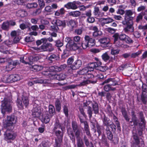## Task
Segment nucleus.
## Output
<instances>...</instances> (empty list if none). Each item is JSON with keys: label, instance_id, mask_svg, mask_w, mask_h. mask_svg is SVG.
<instances>
[{"label": "nucleus", "instance_id": "63", "mask_svg": "<svg viewBox=\"0 0 147 147\" xmlns=\"http://www.w3.org/2000/svg\"><path fill=\"white\" fill-rule=\"evenodd\" d=\"M89 23H93L95 21V19L91 16L88 17L86 20Z\"/></svg>", "mask_w": 147, "mask_h": 147}, {"label": "nucleus", "instance_id": "22", "mask_svg": "<svg viewBox=\"0 0 147 147\" xmlns=\"http://www.w3.org/2000/svg\"><path fill=\"white\" fill-rule=\"evenodd\" d=\"M82 65V61L78 59L73 64L70 66V67L73 70H76L80 67Z\"/></svg>", "mask_w": 147, "mask_h": 147}, {"label": "nucleus", "instance_id": "14", "mask_svg": "<svg viewBox=\"0 0 147 147\" xmlns=\"http://www.w3.org/2000/svg\"><path fill=\"white\" fill-rule=\"evenodd\" d=\"M40 49L43 51L51 52L54 50V48L52 44L48 43L41 45Z\"/></svg>", "mask_w": 147, "mask_h": 147}, {"label": "nucleus", "instance_id": "9", "mask_svg": "<svg viewBox=\"0 0 147 147\" xmlns=\"http://www.w3.org/2000/svg\"><path fill=\"white\" fill-rule=\"evenodd\" d=\"M6 129L3 134L4 140L6 141L14 140L16 136V134L12 131L13 129H10V128Z\"/></svg>", "mask_w": 147, "mask_h": 147}, {"label": "nucleus", "instance_id": "36", "mask_svg": "<svg viewBox=\"0 0 147 147\" xmlns=\"http://www.w3.org/2000/svg\"><path fill=\"white\" fill-rule=\"evenodd\" d=\"M142 101L144 104H146L147 102V95L146 94H142L141 96Z\"/></svg>", "mask_w": 147, "mask_h": 147}, {"label": "nucleus", "instance_id": "10", "mask_svg": "<svg viewBox=\"0 0 147 147\" xmlns=\"http://www.w3.org/2000/svg\"><path fill=\"white\" fill-rule=\"evenodd\" d=\"M96 82V81H91L90 80H86L82 82H81L79 85H69L66 86L65 87V90H66L70 89H73L76 87L77 86H82L85 85L89 83H92L93 84L95 83Z\"/></svg>", "mask_w": 147, "mask_h": 147}, {"label": "nucleus", "instance_id": "12", "mask_svg": "<svg viewBox=\"0 0 147 147\" xmlns=\"http://www.w3.org/2000/svg\"><path fill=\"white\" fill-rule=\"evenodd\" d=\"M139 119L140 120V122L138 123V124L140 127L143 129L145 128L146 121L144 116V114L142 111H140L138 113Z\"/></svg>", "mask_w": 147, "mask_h": 147}, {"label": "nucleus", "instance_id": "62", "mask_svg": "<svg viewBox=\"0 0 147 147\" xmlns=\"http://www.w3.org/2000/svg\"><path fill=\"white\" fill-rule=\"evenodd\" d=\"M4 42L6 45L7 47H10L11 45H12L13 43L12 41L9 40H7L4 41Z\"/></svg>", "mask_w": 147, "mask_h": 147}, {"label": "nucleus", "instance_id": "54", "mask_svg": "<svg viewBox=\"0 0 147 147\" xmlns=\"http://www.w3.org/2000/svg\"><path fill=\"white\" fill-rule=\"evenodd\" d=\"M85 126L84 127V130L85 131L86 135L88 136H91L89 129L88 125H87L86 124Z\"/></svg>", "mask_w": 147, "mask_h": 147}, {"label": "nucleus", "instance_id": "42", "mask_svg": "<svg viewBox=\"0 0 147 147\" xmlns=\"http://www.w3.org/2000/svg\"><path fill=\"white\" fill-rule=\"evenodd\" d=\"M101 20L102 21H105V23L107 24H109L114 21L113 19L110 18H102L101 19Z\"/></svg>", "mask_w": 147, "mask_h": 147}, {"label": "nucleus", "instance_id": "37", "mask_svg": "<svg viewBox=\"0 0 147 147\" xmlns=\"http://www.w3.org/2000/svg\"><path fill=\"white\" fill-rule=\"evenodd\" d=\"M83 140L84 142V143L86 146L88 147V146L90 143L91 144L92 147H94L93 144L92 142H90L87 137L86 136H84L83 138Z\"/></svg>", "mask_w": 147, "mask_h": 147}, {"label": "nucleus", "instance_id": "58", "mask_svg": "<svg viewBox=\"0 0 147 147\" xmlns=\"http://www.w3.org/2000/svg\"><path fill=\"white\" fill-rule=\"evenodd\" d=\"M34 38H33L31 36H27L25 38V40L27 42H30L34 41Z\"/></svg>", "mask_w": 147, "mask_h": 147}, {"label": "nucleus", "instance_id": "7", "mask_svg": "<svg viewBox=\"0 0 147 147\" xmlns=\"http://www.w3.org/2000/svg\"><path fill=\"white\" fill-rule=\"evenodd\" d=\"M53 131L57 137L63 138V133L62 125L58 120H57L54 124Z\"/></svg>", "mask_w": 147, "mask_h": 147}, {"label": "nucleus", "instance_id": "43", "mask_svg": "<svg viewBox=\"0 0 147 147\" xmlns=\"http://www.w3.org/2000/svg\"><path fill=\"white\" fill-rule=\"evenodd\" d=\"M38 5L37 3H28L26 5V7L28 9L36 8L37 7Z\"/></svg>", "mask_w": 147, "mask_h": 147}, {"label": "nucleus", "instance_id": "23", "mask_svg": "<svg viewBox=\"0 0 147 147\" xmlns=\"http://www.w3.org/2000/svg\"><path fill=\"white\" fill-rule=\"evenodd\" d=\"M18 76L17 74H11L7 78V80L11 83L17 81L18 80Z\"/></svg>", "mask_w": 147, "mask_h": 147}, {"label": "nucleus", "instance_id": "50", "mask_svg": "<svg viewBox=\"0 0 147 147\" xmlns=\"http://www.w3.org/2000/svg\"><path fill=\"white\" fill-rule=\"evenodd\" d=\"M143 12H142L140 13L137 16L136 19V21L137 22H138L141 20L143 18Z\"/></svg>", "mask_w": 147, "mask_h": 147}, {"label": "nucleus", "instance_id": "32", "mask_svg": "<svg viewBox=\"0 0 147 147\" xmlns=\"http://www.w3.org/2000/svg\"><path fill=\"white\" fill-rule=\"evenodd\" d=\"M8 22H4L1 26L2 29L4 30L7 31L9 29V25Z\"/></svg>", "mask_w": 147, "mask_h": 147}, {"label": "nucleus", "instance_id": "64", "mask_svg": "<svg viewBox=\"0 0 147 147\" xmlns=\"http://www.w3.org/2000/svg\"><path fill=\"white\" fill-rule=\"evenodd\" d=\"M55 46L57 47H61L63 45V43L59 40L55 41Z\"/></svg>", "mask_w": 147, "mask_h": 147}, {"label": "nucleus", "instance_id": "44", "mask_svg": "<svg viewBox=\"0 0 147 147\" xmlns=\"http://www.w3.org/2000/svg\"><path fill=\"white\" fill-rule=\"evenodd\" d=\"M89 72L88 68L86 67L83 69L82 70L79 71V74L81 75H86Z\"/></svg>", "mask_w": 147, "mask_h": 147}, {"label": "nucleus", "instance_id": "40", "mask_svg": "<svg viewBox=\"0 0 147 147\" xmlns=\"http://www.w3.org/2000/svg\"><path fill=\"white\" fill-rule=\"evenodd\" d=\"M12 63L10 62H8V64L6 65L5 68V71H11L13 69V66Z\"/></svg>", "mask_w": 147, "mask_h": 147}, {"label": "nucleus", "instance_id": "11", "mask_svg": "<svg viewBox=\"0 0 147 147\" xmlns=\"http://www.w3.org/2000/svg\"><path fill=\"white\" fill-rule=\"evenodd\" d=\"M67 67L65 64H63L60 65L59 67L55 65L51 66L49 68V70L51 72H59L65 69Z\"/></svg>", "mask_w": 147, "mask_h": 147}, {"label": "nucleus", "instance_id": "20", "mask_svg": "<svg viewBox=\"0 0 147 147\" xmlns=\"http://www.w3.org/2000/svg\"><path fill=\"white\" fill-rule=\"evenodd\" d=\"M41 110L40 108L36 107L34 108L32 110V115L35 117H39L41 115Z\"/></svg>", "mask_w": 147, "mask_h": 147}, {"label": "nucleus", "instance_id": "51", "mask_svg": "<svg viewBox=\"0 0 147 147\" xmlns=\"http://www.w3.org/2000/svg\"><path fill=\"white\" fill-rule=\"evenodd\" d=\"M22 100L25 106L27 107L29 104L28 98L27 97L23 96L22 97Z\"/></svg>", "mask_w": 147, "mask_h": 147}, {"label": "nucleus", "instance_id": "21", "mask_svg": "<svg viewBox=\"0 0 147 147\" xmlns=\"http://www.w3.org/2000/svg\"><path fill=\"white\" fill-rule=\"evenodd\" d=\"M20 62H22L23 63H24L25 64H27L28 63V62L27 61V60L28 59H32V61L31 60H30V62H31L33 61H37L38 59L39 58L38 57H34L30 56V57H28L27 59H26L25 60H24V57H21L20 58Z\"/></svg>", "mask_w": 147, "mask_h": 147}, {"label": "nucleus", "instance_id": "4", "mask_svg": "<svg viewBox=\"0 0 147 147\" xmlns=\"http://www.w3.org/2000/svg\"><path fill=\"white\" fill-rule=\"evenodd\" d=\"M53 25L51 26V28L52 30L54 32L51 33L50 35L51 36L56 37L57 36V34L56 32H58L59 29L58 26L65 27L66 26L65 21V20H61L59 19H57L53 20L52 22Z\"/></svg>", "mask_w": 147, "mask_h": 147}, {"label": "nucleus", "instance_id": "2", "mask_svg": "<svg viewBox=\"0 0 147 147\" xmlns=\"http://www.w3.org/2000/svg\"><path fill=\"white\" fill-rule=\"evenodd\" d=\"M83 109H87V113L89 118L92 117L93 114L95 115L99 113V108L98 104L95 102L93 104L89 101H86L83 104Z\"/></svg>", "mask_w": 147, "mask_h": 147}, {"label": "nucleus", "instance_id": "30", "mask_svg": "<svg viewBox=\"0 0 147 147\" xmlns=\"http://www.w3.org/2000/svg\"><path fill=\"white\" fill-rule=\"evenodd\" d=\"M30 68L31 70L34 71H38L42 69V67L39 65H35L32 66Z\"/></svg>", "mask_w": 147, "mask_h": 147}, {"label": "nucleus", "instance_id": "17", "mask_svg": "<svg viewBox=\"0 0 147 147\" xmlns=\"http://www.w3.org/2000/svg\"><path fill=\"white\" fill-rule=\"evenodd\" d=\"M98 41L100 43L102 47H108L110 44V40L108 38L104 37L100 39Z\"/></svg>", "mask_w": 147, "mask_h": 147}, {"label": "nucleus", "instance_id": "49", "mask_svg": "<svg viewBox=\"0 0 147 147\" xmlns=\"http://www.w3.org/2000/svg\"><path fill=\"white\" fill-rule=\"evenodd\" d=\"M77 140V144L78 147H84V143L82 140Z\"/></svg>", "mask_w": 147, "mask_h": 147}, {"label": "nucleus", "instance_id": "60", "mask_svg": "<svg viewBox=\"0 0 147 147\" xmlns=\"http://www.w3.org/2000/svg\"><path fill=\"white\" fill-rule=\"evenodd\" d=\"M39 5L41 8H42L45 6V3L44 0H38Z\"/></svg>", "mask_w": 147, "mask_h": 147}, {"label": "nucleus", "instance_id": "18", "mask_svg": "<svg viewBox=\"0 0 147 147\" xmlns=\"http://www.w3.org/2000/svg\"><path fill=\"white\" fill-rule=\"evenodd\" d=\"M80 4V3L76 2H69L65 5L64 7L68 9H76L78 8L76 4Z\"/></svg>", "mask_w": 147, "mask_h": 147}, {"label": "nucleus", "instance_id": "8", "mask_svg": "<svg viewBox=\"0 0 147 147\" xmlns=\"http://www.w3.org/2000/svg\"><path fill=\"white\" fill-rule=\"evenodd\" d=\"M1 102V112L3 114H5L6 112H9L11 111L12 107L7 98H4Z\"/></svg>", "mask_w": 147, "mask_h": 147}, {"label": "nucleus", "instance_id": "6", "mask_svg": "<svg viewBox=\"0 0 147 147\" xmlns=\"http://www.w3.org/2000/svg\"><path fill=\"white\" fill-rule=\"evenodd\" d=\"M110 83L109 84L105 86L104 89L105 91L108 92L111 90V86H115L118 85V82L115 78H109L105 80L101 84L102 85L105 84Z\"/></svg>", "mask_w": 147, "mask_h": 147}, {"label": "nucleus", "instance_id": "35", "mask_svg": "<svg viewBox=\"0 0 147 147\" xmlns=\"http://www.w3.org/2000/svg\"><path fill=\"white\" fill-rule=\"evenodd\" d=\"M121 112L125 120L127 122L129 121L130 118L127 114L126 111L124 109H122Z\"/></svg>", "mask_w": 147, "mask_h": 147}, {"label": "nucleus", "instance_id": "39", "mask_svg": "<svg viewBox=\"0 0 147 147\" xmlns=\"http://www.w3.org/2000/svg\"><path fill=\"white\" fill-rule=\"evenodd\" d=\"M113 119L115 122L116 123V125L118 129L120 131L121 129V127L120 126V124L118 120V119L117 117L115 115H114L113 117Z\"/></svg>", "mask_w": 147, "mask_h": 147}, {"label": "nucleus", "instance_id": "27", "mask_svg": "<svg viewBox=\"0 0 147 147\" xmlns=\"http://www.w3.org/2000/svg\"><path fill=\"white\" fill-rule=\"evenodd\" d=\"M42 74L44 75L48 76L51 79L57 80V77L56 76L57 75V74H52L50 73L49 71H43L42 72Z\"/></svg>", "mask_w": 147, "mask_h": 147}, {"label": "nucleus", "instance_id": "38", "mask_svg": "<svg viewBox=\"0 0 147 147\" xmlns=\"http://www.w3.org/2000/svg\"><path fill=\"white\" fill-rule=\"evenodd\" d=\"M57 137L58 139H57L55 140V147H60L63 138H61L60 137Z\"/></svg>", "mask_w": 147, "mask_h": 147}, {"label": "nucleus", "instance_id": "19", "mask_svg": "<svg viewBox=\"0 0 147 147\" xmlns=\"http://www.w3.org/2000/svg\"><path fill=\"white\" fill-rule=\"evenodd\" d=\"M85 40L87 42L89 47H91L95 45L96 42L95 39L90 37L88 35H86L84 37Z\"/></svg>", "mask_w": 147, "mask_h": 147}, {"label": "nucleus", "instance_id": "46", "mask_svg": "<svg viewBox=\"0 0 147 147\" xmlns=\"http://www.w3.org/2000/svg\"><path fill=\"white\" fill-rule=\"evenodd\" d=\"M19 14H20V16L22 17H24L27 15V12L25 10L22 9L19 10Z\"/></svg>", "mask_w": 147, "mask_h": 147}, {"label": "nucleus", "instance_id": "25", "mask_svg": "<svg viewBox=\"0 0 147 147\" xmlns=\"http://www.w3.org/2000/svg\"><path fill=\"white\" fill-rule=\"evenodd\" d=\"M125 16L127 19V20H132L133 17L131 16L133 14V12L131 10H126L125 11Z\"/></svg>", "mask_w": 147, "mask_h": 147}, {"label": "nucleus", "instance_id": "15", "mask_svg": "<svg viewBox=\"0 0 147 147\" xmlns=\"http://www.w3.org/2000/svg\"><path fill=\"white\" fill-rule=\"evenodd\" d=\"M132 137L134 142H133L131 147H137L136 146H138L139 147H140V139L138 136L136 131L134 130L133 131Z\"/></svg>", "mask_w": 147, "mask_h": 147}, {"label": "nucleus", "instance_id": "33", "mask_svg": "<svg viewBox=\"0 0 147 147\" xmlns=\"http://www.w3.org/2000/svg\"><path fill=\"white\" fill-rule=\"evenodd\" d=\"M81 14V13L79 11H71L69 13V15L70 16H71L74 17H78Z\"/></svg>", "mask_w": 147, "mask_h": 147}, {"label": "nucleus", "instance_id": "59", "mask_svg": "<svg viewBox=\"0 0 147 147\" xmlns=\"http://www.w3.org/2000/svg\"><path fill=\"white\" fill-rule=\"evenodd\" d=\"M111 123L110 124L109 126L112 129V131H116V125L114 124L113 122H111Z\"/></svg>", "mask_w": 147, "mask_h": 147}, {"label": "nucleus", "instance_id": "57", "mask_svg": "<svg viewBox=\"0 0 147 147\" xmlns=\"http://www.w3.org/2000/svg\"><path fill=\"white\" fill-rule=\"evenodd\" d=\"M6 45L3 42H2L0 46V49L1 50H6L7 49Z\"/></svg>", "mask_w": 147, "mask_h": 147}, {"label": "nucleus", "instance_id": "1", "mask_svg": "<svg viewBox=\"0 0 147 147\" xmlns=\"http://www.w3.org/2000/svg\"><path fill=\"white\" fill-rule=\"evenodd\" d=\"M71 125L73 131L71 128H68L67 130V134L70 139L74 143L75 141V138L76 140H82L81 136L83 135L82 130L78 128L77 123L74 121L72 122Z\"/></svg>", "mask_w": 147, "mask_h": 147}, {"label": "nucleus", "instance_id": "5", "mask_svg": "<svg viewBox=\"0 0 147 147\" xmlns=\"http://www.w3.org/2000/svg\"><path fill=\"white\" fill-rule=\"evenodd\" d=\"M122 23L125 26L123 30L126 33H132L134 32V22L132 20L123 21Z\"/></svg>", "mask_w": 147, "mask_h": 147}, {"label": "nucleus", "instance_id": "55", "mask_svg": "<svg viewBox=\"0 0 147 147\" xmlns=\"http://www.w3.org/2000/svg\"><path fill=\"white\" fill-rule=\"evenodd\" d=\"M48 59L50 61H52L53 59L57 60L58 58L57 55L55 54H52L49 57H48Z\"/></svg>", "mask_w": 147, "mask_h": 147}, {"label": "nucleus", "instance_id": "47", "mask_svg": "<svg viewBox=\"0 0 147 147\" xmlns=\"http://www.w3.org/2000/svg\"><path fill=\"white\" fill-rule=\"evenodd\" d=\"M48 80H46L42 79L34 81V82L35 83H48Z\"/></svg>", "mask_w": 147, "mask_h": 147}, {"label": "nucleus", "instance_id": "28", "mask_svg": "<svg viewBox=\"0 0 147 147\" xmlns=\"http://www.w3.org/2000/svg\"><path fill=\"white\" fill-rule=\"evenodd\" d=\"M55 105L56 109V110L58 112L60 111L61 109V103L60 100L57 98L55 101Z\"/></svg>", "mask_w": 147, "mask_h": 147}, {"label": "nucleus", "instance_id": "24", "mask_svg": "<svg viewBox=\"0 0 147 147\" xmlns=\"http://www.w3.org/2000/svg\"><path fill=\"white\" fill-rule=\"evenodd\" d=\"M91 123L94 127H95V126L96 125L97 131L98 134V136H99L102 133L100 130L102 126L99 125L97 121L95 120H94V122H91Z\"/></svg>", "mask_w": 147, "mask_h": 147}, {"label": "nucleus", "instance_id": "3", "mask_svg": "<svg viewBox=\"0 0 147 147\" xmlns=\"http://www.w3.org/2000/svg\"><path fill=\"white\" fill-rule=\"evenodd\" d=\"M17 122V118L14 115L7 116L6 119L3 122V126L4 128H10L13 129L15 125Z\"/></svg>", "mask_w": 147, "mask_h": 147}, {"label": "nucleus", "instance_id": "16", "mask_svg": "<svg viewBox=\"0 0 147 147\" xmlns=\"http://www.w3.org/2000/svg\"><path fill=\"white\" fill-rule=\"evenodd\" d=\"M66 46L70 50L75 51L79 49L81 47V45L79 43L77 44L72 42L71 44L69 43Z\"/></svg>", "mask_w": 147, "mask_h": 147}, {"label": "nucleus", "instance_id": "56", "mask_svg": "<svg viewBox=\"0 0 147 147\" xmlns=\"http://www.w3.org/2000/svg\"><path fill=\"white\" fill-rule=\"evenodd\" d=\"M81 45V46H82L83 49H85L88 47H89V45L88 44L87 42L85 40L84 41H83Z\"/></svg>", "mask_w": 147, "mask_h": 147}, {"label": "nucleus", "instance_id": "26", "mask_svg": "<svg viewBox=\"0 0 147 147\" xmlns=\"http://www.w3.org/2000/svg\"><path fill=\"white\" fill-rule=\"evenodd\" d=\"M55 112V108L54 106L52 105H50L49 106V115L50 117H52L54 115Z\"/></svg>", "mask_w": 147, "mask_h": 147}, {"label": "nucleus", "instance_id": "52", "mask_svg": "<svg viewBox=\"0 0 147 147\" xmlns=\"http://www.w3.org/2000/svg\"><path fill=\"white\" fill-rule=\"evenodd\" d=\"M102 59L105 61H107L108 60L109 58L110 57L108 55L107 52H106L104 53L102 56Z\"/></svg>", "mask_w": 147, "mask_h": 147}, {"label": "nucleus", "instance_id": "41", "mask_svg": "<svg viewBox=\"0 0 147 147\" xmlns=\"http://www.w3.org/2000/svg\"><path fill=\"white\" fill-rule=\"evenodd\" d=\"M56 76L57 77V80L59 81L63 80L66 78V76L62 73L57 74Z\"/></svg>", "mask_w": 147, "mask_h": 147}, {"label": "nucleus", "instance_id": "53", "mask_svg": "<svg viewBox=\"0 0 147 147\" xmlns=\"http://www.w3.org/2000/svg\"><path fill=\"white\" fill-rule=\"evenodd\" d=\"M102 34V31L100 30H99L96 32H94L93 33L92 35L94 37H96L98 36L101 35Z\"/></svg>", "mask_w": 147, "mask_h": 147}, {"label": "nucleus", "instance_id": "29", "mask_svg": "<svg viewBox=\"0 0 147 147\" xmlns=\"http://www.w3.org/2000/svg\"><path fill=\"white\" fill-rule=\"evenodd\" d=\"M51 117L50 116L47 112V113H46V115L42 117L41 121L42 122L45 123H48L50 121V118Z\"/></svg>", "mask_w": 147, "mask_h": 147}, {"label": "nucleus", "instance_id": "61", "mask_svg": "<svg viewBox=\"0 0 147 147\" xmlns=\"http://www.w3.org/2000/svg\"><path fill=\"white\" fill-rule=\"evenodd\" d=\"M120 50L119 49H112L111 50V53L113 55H115L118 54Z\"/></svg>", "mask_w": 147, "mask_h": 147}, {"label": "nucleus", "instance_id": "45", "mask_svg": "<svg viewBox=\"0 0 147 147\" xmlns=\"http://www.w3.org/2000/svg\"><path fill=\"white\" fill-rule=\"evenodd\" d=\"M131 120L133 121L134 124L135 126H137L138 125V119L136 115L131 116Z\"/></svg>", "mask_w": 147, "mask_h": 147}, {"label": "nucleus", "instance_id": "34", "mask_svg": "<svg viewBox=\"0 0 147 147\" xmlns=\"http://www.w3.org/2000/svg\"><path fill=\"white\" fill-rule=\"evenodd\" d=\"M89 65L92 67L94 68H96L101 65V62L99 61H98L97 62H94L91 63Z\"/></svg>", "mask_w": 147, "mask_h": 147}, {"label": "nucleus", "instance_id": "13", "mask_svg": "<svg viewBox=\"0 0 147 147\" xmlns=\"http://www.w3.org/2000/svg\"><path fill=\"white\" fill-rule=\"evenodd\" d=\"M113 37L114 38V43L116 46L118 47H123V42L118 39L119 34L118 33L114 34Z\"/></svg>", "mask_w": 147, "mask_h": 147}, {"label": "nucleus", "instance_id": "48", "mask_svg": "<svg viewBox=\"0 0 147 147\" xmlns=\"http://www.w3.org/2000/svg\"><path fill=\"white\" fill-rule=\"evenodd\" d=\"M142 94H146L147 93V85L145 84H143L142 86Z\"/></svg>", "mask_w": 147, "mask_h": 147}, {"label": "nucleus", "instance_id": "31", "mask_svg": "<svg viewBox=\"0 0 147 147\" xmlns=\"http://www.w3.org/2000/svg\"><path fill=\"white\" fill-rule=\"evenodd\" d=\"M103 125L105 126H109L110 124L109 120L108 119L107 117L105 115L102 118Z\"/></svg>", "mask_w": 147, "mask_h": 147}]
</instances>
